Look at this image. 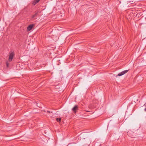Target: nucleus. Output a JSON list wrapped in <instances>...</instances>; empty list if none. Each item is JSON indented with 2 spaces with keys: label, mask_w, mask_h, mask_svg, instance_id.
<instances>
[{
  "label": "nucleus",
  "mask_w": 146,
  "mask_h": 146,
  "mask_svg": "<svg viewBox=\"0 0 146 146\" xmlns=\"http://www.w3.org/2000/svg\"><path fill=\"white\" fill-rule=\"evenodd\" d=\"M40 15H41V12L39 11H36L35 14L33 15L32 18L35 19H36L37 16L38 15L40 16Z\"/></svg>",
  "instance_id": "f257e3e1"
},
{
  "label": "nucleus",
  "mask_w": 146,
  "mask_h": 146,
  "mask_svg": "<svg viewBox=\"0 0 146 146\" xmlns=\"http://www.w3.org/2000/svg\"><path fill=\"white\" fill-rule=\"evenodd\" d=\"M14 52H11L9 53V58L8 59V61L9 62H11L12 59L13 58L14 56Z\"/></svg>",
  "instance_id": "f03ea898"
},
{
  "label": "nucleus",
  "mask_w": 146,
  "mask_h": 146,
  "mask_svg": "<svg viewBox=\"0 0 146 146\" xmlns=\"http://www.w3.org/2000/svg\"><path fill=\"white\" fill-rule=\"evenodd\" d=\"M128 70H125L118 74V75L119 76H122L128 72Z\"/></svg>",
  "instance_id": "7ed1b4c3"
},
{
  "label": "nucleus",
  "mask_w": 146,
  "mask_h": 146,
  "mask_svg": "<svg viewBox=\"0 0 146 146\" xmlns=\"http://www.w3.org/2000/svg\"><path fill=\"white\" fill-rule=\"evenodd\" d=\"M34 25L33 24H31L29 25L27 29V31H31L33 28Z\"/></svg>",
  "instance_id": "20e7f679"
},
{
  "label": "nucleus",
  "mask_w": 146,
  "mask_h": 146,
  "mask_svg": "<svg viewBox=\"0 0 146 146\" xmlns=\"http://www.w3.org/2000/svg\"><path fill=\"white\" fill-rule=\"evenodd\" d=\"M78 109V106L77 105H75L72 109V110L74 112H76V111Z\"/></svg>",
  "instance_id": "39448f33"
},
{
  "label": "nucleus",
  "mask_w": 146,
  "mask_h": 146,
  "mask_svg": "<svg viewBox=\"0 0 146 146\" xmlns=\"http://www.w3.org/2000/svg\"><path fill=\"white\" fill-rule=\"evenodd\" d=\"M40 0H34L32 2V4L33 5H35L37 3H38Z\"/></svg>",
  "instance_id": "423d86ee"
},
{
  "label": "nucleus",
  "mask_w": 146,
  "mask_h": 146,
  "mask_svg": "<svg viewBox=\"0 0 146 146\" xmlns=\"http://www.w3.org/2000/svg\"><path fill=\"white\" fill-rule=\"evenodd\" d=\"M61 120V119L60 118H56V121L58 122H60Z\"/></svg>",
  "instance_id": "0eeeda50"
},
{
  "label": "nucleus",
  "mask_w": 146,
  "mask_h": 146,
  "mask_svg": "<svg viewBox=\"0 0 146 146\" xmlns=\"http://www.w3.org/2000/svg\"><path fill=\"white\" fill-rule=\"evenodd\" d=\"M9 64L8 63V62H6V65H7V67H8Z\"/></svg>",
  "instance_id": "6e6552de"
},
{
  "label": "nucleus",
  "mask_w": 146,
  "mask_h": 146,
  "mask_svg": "<svg viewBox=\"0 0 146 146\" xmlns=\"http://www.w3.org/2000/svg\"><path fill=\"white\" fill-rule=\"evenodd\" d=\"M144 105L146 107V108L144 109V111H146V103H145V104H144Z\"/></svg>",
  "instance_id": "1a4fd4ad"
},
{
  "label": "nucleus",
  "mask_w": 146,
  "mask_h": 146,
  "mask_svg": "<svg viewBox=\"0 0 146 146\" xmlns=\"http://www.w3.org/2000/svg\"><path fill=\"white\" fill-rule=\"evenodd\" d=\"M47 112H48V113H52V111H47Z\"/></svg>",
  "instance_id": "9d476101"
},
{
  "label": "nucleus",
  "mask_w": 146,
  "mask_h": 146,
  "mask_svg": "<svg viewBox=\"0 0 146 146\" xmlns=\"http://www.w3.org/2000/svg\"><path fill=\"white\" fill-rule=\"evenodd\" d=\"M130 133V132H127V134H128V135H129V133Z\"/></svg>",
  "instance_id": "9b49d317"
},
{
  "label": "nucleus",
  "mask_w": 146,
  "mask_h": 146,
  "mask_svg": "<svg viewBox=\"0 0 146 146\" xmlns=\"http://www.w3.org/2000/svg\"><path fill=\"white\" fill-rule=\"evenodd\" d=\"M145 9H146V8H145Z\"/></svg>",
  "instance_id": "f8f14e48"
}]
</instances>
